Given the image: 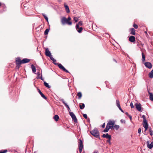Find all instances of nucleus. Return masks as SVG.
Instances as JSON below:
<instances>
[{"label": "nucleus", "instance_id": "1", "mask_svg": "<svg viewBox=\"0 0 153 153\" xmlns=\"http://www.w3.org/2000/svg\"><path fill=\"white\" fill-rule=\"evenodd\" d=\"M71 20V18L70 17H68L67 19L65 17H63L61 19V22L62 25L67 24L68 25H71L72 22L70 21Z\"/></svg>", "mask_w": 153, "mask_h": 153}, {"label": "nucleus", "instance_id": "2", "mask_svg": "<svg viewBox=\"0 0 153 153\" xmlns=\"http://www.w3.org/2000/svg\"><path fill=\"white\" fill-rule=\"evenodd\" d=\"M115 123L114 121L109 120L106 125L105 128L103 130L104 132H107L109 131L110 129H112L113 128V125Z\"/></svg>", "mask_w": 153, "mask_h": 153}, {"label": "nucleus", "instance_id": "3", "mask_svg": "<svg viewBox=\"0 0 153 153\" xmlns=\"http://www.w3.org/2000/svg\"><path fill=\"white\" fill-rule=\"evenodd\" d=\"M91 133L95 137H99V132L97 128L94 129L90 131Z\"/></svg>", "mask_w": 153, "mask_h": 153}, {"label": "nucleus", "instance_id": "4", "mask_svg": "<svg viewBox=\"0 0 153 153\" xmlns=\"http://www.w3.org/2000/svg\"><path fill=\"white\" fill-rule=\"evenodd\" d=\"M69 114L71 117L72 120L75 123L77 122V120L74 113L71 112H69Z\"/></svg>", "mask_w": 153, "mask_h": 153}, {"label": "nucleus", "instance_id": "5", "mask_svg": "<svg viewBox=\"0 0 153 153\" xmlns=\"http://www.w3.org/2000/svg\"><path fill=\"white\" fill-rule=\"evenodd\" d=\"M142 118L143 119V126L144 128L148 127V124L146 120V119L145 116L143 115L142 116Z\"/></svg>", "mask_w": 153, "mask_h": 153}, {"label": "nucleus", "instance_id": "6", "mask_svg": "<svg viewBox=\"0 0 153 153\" xmlns=\"http://www.w3.org/2000/svg\"><path fill=\"white\" fill-rule=\"evenodd\" d=\"M79 152L80 153L82 151V149L83 148V143L81 139L79 140Z\"/></svg>", "mask_w": 153, "mask_h": 153}, {"label": "nucleus", "instance_id": "7", "mask_svg": "<svg viewBox=\"0 0 153 153\" xmlns=\"http://www.w3.org/2000/svg\"><path fill=\"white\" fill-rule=\"evenodd\" d=\"M58 66L60 69L66 73H68L69 71L67 70L61 64H59Z\"/></svg>", "mask_w": 153, "mask_h": 153}, {"label": "nucleus", "instance_id": "8", "mask_svg": "<svg viewBox=\"0 0 153 153\" xmlns=\"http://www.w3.org/2000/svg\"><path fill=\"white\" fill-rule=\"evenodd\" d=\"M146 144L147 147L150 149H151L153 147V142H152L150 143L149 141H147Z\"/></svg>", "mask_w": 153, "mask_h": 153}, {"label": "nucleus", "instance_id": "9", "mask_svg": "<svg viewBox=\"0 0 153 153\" xmlns=\"http://www.w3.org/2000/svg\"><path fill=\"white\" fill-rule=\"evenodd\" d=\"M5 6L4 4H2L0 3V13H1L3 11L5 10Z\"/></svg>", "mask_w": 153, "mask_h": 153}, {"label": "nucleus", "instance_id": "10", "mask_svg": "<svg viewBox=\"0 0 153 153\" xmlns=\"http://www.w3.org/2000/svg\"><path fill=\"white\" fill-rule=\"evenodd\" d=\"M137 110L140 111L142 109L141 105L140 103H136L135 105Z\"/></svg>", "mask_w": 153, "mask_h": 153}, {"label": "nucleus", "instance_id": "11", "mask_svg": "<svg viewBox=\"0 0 153 153\" xmlns=\"http://www.w3.org/2000/svg\"><path fill=\"white\" fill-rule=\"evenodd\" d=\"M22 60H21L20 58V57H18L16 58V64L18 65H21L22 64Z\"/></svg>", "mask_w": 153, "mask_h": 153}, {"label": "nucleus", "instance_id": "12", "mask_svg": "<svg viewBox=\"0 0 153 153\" xmlns=\"http://www.w3.org/2000/svg\"><path fill=\"white\" fill-rule=\"evenodd\" d=\"M145 66L149 68H151L152 67V65L149 62H147L145 63Z\"/></svg>", "mask_w": 153, "mask_h": 153}, {"label": "nucleus", "instance_id": "13", "mask_svg": "<svg viewBox=\"0 0 153 153\" xmlns=\"http://www.w3.org/2000/svg\"><path fill=\"white\" fill-rule=\"evenodd\" d=\"M45 55L48 57L51 56V55L50 52L49 51L48 48H46L45 49Z\"/></svg>", "mask_w": 153, "mask_h": 153}, {"label": "nucleus", "instance_id": "14", "mask_svg": "<svg viewBox=\"0 0 153 153\" xmlns=\"http://www.w3.org/2000/svg\"><path fill=\"white\" fill-rule=\"evenodd\" d=\"M129 40L130 42H133L135 41V38L134 36H130L129 37Z\"/></svg>", "mask_w": 153, "mask_h": 153}, {"label": "nucleus", "instance_id": "15", "mask_svg": "<svg viewBox=\"0 0 153 153\" xmlns=\"http://www.w3.org/2000/svg\"><path fill=\"white\" fill-rule=\"evenodd\" d=\"M102 137L103 138H106L109 139H111V135H109L108 133L106 134H103L102 135Z\"/></svg>", "mask_w": 153, "mask_h": 153}, {"label": "nucleus", "instance_id": "16", "mask_svg": "<svg viewBox=\"0 0 153 153\" xmlns=\"http://www.w3.org/2000/svg\"><path fill=\"white\" fill-rule=\"evenodd\" d=\"M129 30L131 34L133 35H135V30L134 28H131L129 29Z\"/></svg>", "mask_w": 153, "mask_h": 153}, {"label": "nucleus", "instance_id": "17", "mask_svg": "<svg viewBox=\"0 0 153 153\" xmlns=\"http://www.w3.org/2000/svg\"><path fill=\"white\" fill-rule=\"evenodd\" d=\"M62 101V103H63V104L65 105V106L68 108V110L69 112L70 111V107H69L68 105H67V104L65 102V101L63 99H62L61 100Z\"/></svg>", "mask_w": 153, "mask_h": 153}, {"label": "nucleus", "instance_id": "18", "mask_svg": "<svg viewBox=\"0 0 153 153\" xmlns=\"http://www.w3.org/2000/svg\"><path fill=\"white\" fill-rule=\"evenodd\" d=\"M82 22L81 21H79V23L76 25V30L79 28V26H82Z\"/></svg>", "mask_w": 153, "mask_h": 153}, {"label": "nucleus", "instance_id": "19", "mask_svg": "<svg viewBox=\"0 0 153 153\" xmlns=\"http://www.w3.org/2000/svg\"><path fill=\"white\" fill-rule=\"evenodd\" d=\"M30 59L26 58L22 60V64H24L29 62L30 61Z\"/></svg>", "mask_w": 153, "mask_h": 153}, {"label": "nucleus", "instance_id": "20", "mask_svg": "<svg viewBox=\"0 0 153 153\" xmlns=\"http://www.w3.org/2000/svg\"><path fill=\"white\" fill-rule=\"evenodd\" d=\"M38 92L39 94L41 95V96L45 99H47V98L46 96L41 92L40 89H38Z\"/></svg>", "mask_w": 153, "mask_h": 153}, {"label": "nucleus", "instance_id": "21", "mask_svg": "<svg viewBox=\"0 0 153 153\" xmlns=\"http://www.w3.org/2000/svg\"><path fill=\"white\" fill-rule=\"evenodd\" d=\"M79 106L80 109H83L85 107V105L84 103H81L79 104Z\"/></svg>", "mask_w": 153, "mask_h": 153}, {"label": "nucleus", "instance_id": "22", "mask_svg": "<svg viewBox=\"0 0 153 153\" xmlns=\"http://www.w3.org/2000/svg\"><path fill=\"white\" fill-rule=\"evenodd\" d=\"M31 68L32 69L33 72V73H35L36 72V68L33 64H32L31 65Z\"/></svg>", "mask_w": 153, "mask_h": 153}, {"label": "nucleus", "instance_id": "23", "mask_svg": "<svg viewBox=\"0 0 153 153\" xmlns=\"http://www.w3.org/2000/svg\"><path fill=\"white\" fill-rule=\"evenodd\" d=\"M64 7H65V9L66 10L67 12L68 13H69V12H70L69 9V7H68V6L67 5L65 4H64Z\"/></svg>", "mask_w": 153, "mask_h": 153}, {"label": "nucleus", "instance_id": "24", "mask_svg": "<svg viewBox=\"0 0 153 153\" xmlns=\"http://www.w3.org/2000/svg\"><path fill=\"white\" fill-rule=\"evenodd\" d=\"M120 128V126L119 125H116L115 124V123L113 125V128L115 129L116 130H118Z\"/></svg>", "mask_w": 153, "mask_h": 153}, {"label": "nucleus", "instance_id": "25", "mask_svg": "<svg viewBox=\"0 0 153 153\" xmlns=\"http://www.w3.org/2000/svg\"><path fill=\"white\" fill-rule=\"evenodd\" d=\"M149 93L150 95L149 98L150 100L153 101V94L149 92Z\"/></svg>", "mask_w": 153, "mask_h": 153}, {"label": "nucleus", "instance_id": "26", "mask_svg": "<svg viewBox=\"0 0 153 153\" xmlns=\"http://www.w3.org/2000/svg\"><path fill=\"white\" fill-rule=\"evenodd\" d=\"M53 118L56 121H58L59 117L57 115H55L53 117Z\"/></svg>", "mask_w": 153, "mask_h": 153}, {"label": "nucleus", "instance_id": "27", "mask_svg": "<svg viewBox=\"0 0 153 153\" xmlns=\"http://www.w3.org/2000/svg\"><path fill=\"white\" fill-rule=\"evenodd\" d=\"M149 76L150 78H153V69L149 73Z\"/></svg>", "mask_w": 153, "mask_h": 153}, {"label": "nucleus", "instance_id": "28", "mask_svg": "<svg viewBox=\"0 0 153 153\" xmlns=\"http://www.w3.org/2000/svg\"><path fill=\"white\" fill-rule=\"evenodd\" d=\"M50 58V59L51 60H52L53 62V63L56 64L55 62H56V60L52 56H51L49 57Z\"/></svg>", "mask_w": 153, "mask_h": 153}, {"label": "nucleus", "instance_id": "29", "mask_svg": "<svg viewBox=\"0 0 153 153\" xmlns=\"http://www.w3.org/2000/svg\"><path fill=\"white\" fill-rule=\"evenodd\" d=\"M79 99H80L82 97V94L81 92H79L77 94Z\"/></svg>", "mask_w": 153, "mask_h": 153}, {"label": "nucleus", "instance_id": "30", "mask_svg": "<svg viewBox=\"0 0 153 153\" xmlns=\"http://www.w3.org/2000/svg\"><path fill=\"white\" fill-rule=\"evenodd\" d=\"M44 84L45 86L46 87L48 88H50L51 87V86L49 85L46 82H44Z\"/></svg>", "mask_w": 153, "mask_h": 153}, {"label": "nucleus", "instance_id": "31", "mask_svg": "<svg viewBox=\"0 0 153 153\" xmlns=\"http://www.w3.org/2000/svg\"><path fill=\"white\" fill-rule=\"evenodd\" d=\"M42 14L43 15V16H44L45 19L47 21V22H48V18L47 17V16H46V15L44 13H42Z\"/></svg>", "mask_w": 153, "mask_h": 153}, {"label": "nucleus", "instance_id": "32", "mask_svg": "<svg viewBox=\"0 0 153 153\" xmlns=\"http://www.w3.org/2000/svg\"><path fill=\"white\" fill-rule=\"evenodd\" d=\"M142 61L143 62H144L145 60V55L143 53H142Z\"/></svg>", "mask_w": 153, "mask_h": 153}, {"label": "nucleus", "instance_id": "33", "mask_svg": "<svg viewBox=\"0 0 153 153\" xmlns=\"http://www.w3.org/2000/svg\"><path fill=\"white\" fill-rule=\"evenodd\" d=\"M82 29H83V28L82 27H79V28L77 29V30L79 33H80L82 32Z\"/></svg>", "mask_w": 153, "mask_h": 153}, {"label": "nucleus", "instance_id": "34", "mask_svg": "<svg viewBox=\"0 0 153 153\" xmlns=\"http://www.w3.org/2000/svg\"><path fill=\"white\" fill-rule=\"evenodd\" d=\"M149 129L150 135L151 136H152L153 135V134H152L153 131L152 129V128H149Z\"/></svg>", "mask_w": 153, "mask_h": 153}, {"label": "nucleus", "instance_id": "35", "mask_svg": "<svg viewBox=\"0 0 153 153\" xmlns=\"http://www.w3.org/2000/svg\"><path fill=\"white\" fill-rule=\"evenodd\" d=\"M49 29H46L44 32V34L45 35H47L48 34V33L49 31Z\"/></svg>", "mask_w": 153, "mask_h": 153}, {"label": "nucleus", "instance_id": "36", "mask_svg": "<svg viewBox=\"0 0 153 153\" xmlns=\"http://www.w3.org/2000/svg\"><path fill=\"white\" fill-rule=\"evenodd\" d=\"M116 103L118 107H119L120 106V102L118 100H116Z\"/></svg>", "mask_w": 153, "mask_h": 153}, {"label": "nucleus", "instance_id": "37", "mask_svg": "<svg viewBox=\"0 0 153 153\" xmlns=\"http://www.w3.org/2000/svg\"><path fill=\"white\" fill-rule=\"evenodd\" d=\"M37 74L38 75V79H40L42 80H43L42 79V75H41V78L39 77L40 75V73L39 72L38 73H37Z\"/></svg>", "mask_w": 153, "mask_h": 153}, {"label": "nucleus", "instance_id": "38", "mask_svg": "<svg viewBox=\"0 0 153 153\" xmlns=\"http://www.w3.org/2000/svg\"><path fill=\"white\" fill-rule=\"evenodd\" d=\"M133 26L135 29H137L138 28V25L135 23L134 24Z\"/></svg>", "mask_w": 153, "mask_h": 153}, {"label": "nucleus", "instance_id": "39", "mask_svg": "<svg viewBox=\"0 0 153 153\" xmlns=\"http://www.w3.org/2000/svg\"><path fill=\"white\" fill-rule=\"evenodd\" d=\"M73 19L75 21V22H77L78 19L76 17H74Z\"/></svg>", "mask_w": 153, "mask_h": 153}, {"label": "nucleus", "instance_id": "40", "mask_svg": "<svg viewBox=\"0 0 153 153\" xmlns=\"http://www.w3.org/2000/svg\"><path fill=\"white\" fill-rule=\"evenodd\" d=\"M7 152V150H4L3 151H0V153H5Z\"/></svg>", "mask_w": 153, "mask_h": 153}, {"label": "nucleus", "instance_id": "41", "mask_svg": "<svg viewBox=\"0 0 153 153\" xmlns=\"http://www.w3.org/2000/svg\"><path fill=\"white\" fill-rule=\"evenodd\" d=\"M130 105L131 108H133L134 107V106L133 105L132 102H131L130 103Z\"/></svg>", "mask_w": 153, "mask_h": 153}, {"label": "nucleus", "instance_id": "42", "mask_svg": "<svg viewBox=\"0 0 153 153\" xmlns=\"http://www.w3.org/2000/svg\"><path fill=\"white\" fill-rule=\"evenodd\" d=\"M83 116L85 119H87V116L86 114H83Z\"/></svg>", "mask_w": 153, "mask_h": 153}, {"label": "nucleus", "instance_id": "43", "mask_svg": "<svg viewBox=\"0 0 153 153\" xmlns=\"http://www.w3.org/2000/svg\"><path fill=\"white\" fill-rule=\"evenodd\" d=\"M120 122L122 123H125V121L124 120H123V119H122L120 120Z\"/></svg>", "mask_w": 153, "mask_h": 153}, {"label": "nucleus", "instance_id": "44", "mask_svg": "<svg viewBox=\"0 0 153 153\" xmlns=\"http://www.w3.org/2000/svg\"><path fill=\"white\" fill-rule=\"evenodd\" d=\"M16 67L18 68V69H19V68L20 67V65L16 64Z\"/></svg>", "mask_w": 153, "mask_h": 153}, {"label": "nucleus", "instance_id": "45", "mask_svg": "<svg viewBox=\"0 0 153 153\" xmlns=\"http://www.w3.org/2000/svg\"><path fill=\"white\" fill-rule=\"evenodd\" d=\"M111 139H108V140H107L106 142L107 143H109L110 144H111Z\"/></svg>", "mask_w": 153, "mask_h": 153}, {"label": "nucleus", "instance_id": "46", "mask_svg": "<svg viewBox=\"0 0 153 153\" xmlns=\"http://www.w3.org/2000/svg\"><path fill=\"white\" fill-rule=\"evenodd\" d=\"M138 132L139 134H140L141 131V129L140 128H139L138 129Z\"/></svg>", "mask_w": 153, "mask_h": 153}, {"label": "nucleus", "instance_id": "47", "mask_svg": "<svg viewBox=\"0 0 153 153\" xmlns=\"http://www.w3.org/2000/svg\"><path fill=\"white\" fill-rule=\"evenodd\" d=\"M119 108V109L123 112V110L122 109L121 107H118Z\"/></svg>", "mask_w": 153, "mask_h": 153}, {"label": "nucleus", "instance_id": "48", "mask_svg": "<svg viewBox=\"0 0 153 153\" xmlns=\"http://www.w3.org/2000/svg\"><path fill=\"white\" fill-rule=\"evenodd\" d=\"M105 123H104L102 126V127L103 128H104L105 127Z\"/></svg>", "mask_w": 153, "mask_h": 153}, {"label": "nucleus", "instance_id": "49", "mask_svg": "<svg viewBox=\"0 0 153 153\" xmlns=\"http://www.w3.org/2000/svg\"><path fill=\"white\" fill-rule=\"evenodd\" d=\"M128 117H129V118H130V120H132V116H131V115H129V116H128Z\"/></svg>", "mask_w": 153, "mask_h": 153}, {"label": "nucleus", "instance_id": "50", "mask_svg": "<svg viewBox=\"0 0 153 153\" xmlns=\"http://www.w3.org/2000/svg\"><path fill=\"white\" fill-rule=\"evenodd\" d=\"M145 128V131H146L148 128V127H145V128Z\"/></svg>", "mask_w": 153, "mask_h": 153}, {"label": "nucleus", "instance_id": "51", "mask_svg": "<svg viewBox=\"0 0 153 153\" xmlns=\"http://www.w3.org/2000/svg\"><path fill=\"white\" fill-rule=\"evenodd\" d=\"M93 153H98V151H95Z\"/></svg>", "mask_w": 153, "mask_h": 153}, {"label": "nucleus", "instance_id": "52", "mask_svg": "<svg viewBox=\"0 0 153 153\" xmlns=\"http://www.w3.org/2000/svg\"><path fill=\"white\" fill-rule=\"evenodd\" d=\"M125 114L127 115L128 116L129 115L128 114V113L127 112H126V113H125Z\"/></svg>", "mask_w": 153, "mask_h": 153}, {"label": "nucleus", "instance_id": "53", "mask_svg": "<svg viewBox=\"0 0 153 153\" xmlns=\"http://www.w3.org/2000/svg\"><path fill=\"white\" fill-rule=\"evenodd\" d=\"M58 1L59 2H61V0H58Z\"/></svg>", "mask_w": 153, "mask_h": 153}, {"label": "nucleus", "instance_id": "54", "mask_svg": "<svg viewBox=\"0 0 153 153\" xmlns=\"http://www.w3.org/2000/svg\"><path fill=\"white\" fill-rule=\"evenodd\" d=\"M145 33L146 34H147V32L146 31L145 32Z\"/></svg>", "mask_w": 153, "mask_h": 153}]
</instances>
